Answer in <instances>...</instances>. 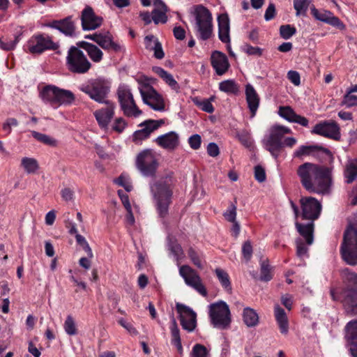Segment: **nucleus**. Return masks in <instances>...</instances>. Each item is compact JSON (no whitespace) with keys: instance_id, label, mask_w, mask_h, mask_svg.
Returning a JSON list of instances; mask_svg holds the SVG:
<instances>
[{"instance_id":"obj_1","label":"nucleus","mask_w":357,"mask_h":357,"mask_svg":"<svg viewBox=\"0 0 357 357\" xmlns=\"http://www.w3.org/2000/svg\"><path fill=\"white\" fill-rule=\"evenodd\" d=\"M331 169L311 162H305L297 169V174L303 188L310 192H328L331 178Z\"/></svg>"},{"instance_id":"obj_2","label":"nucleus","mask_w":357,"mask_h":357,"mask_svg":"<svg viewBox=\"0 0 357 357\" xmlns=\"http://www.w3.org/2000/svg\"><path fill=\"white\" fill-rule=\"evenodd\" d=\"M173 180L171 175L162 178L151 186V191L155 202L157 211L161 218L168 214L169 206L173 195Z\"/></svg>"},{"instance_id":"obj_3","label":"nucleus","mask_w":357,"mask_h":357,"mask_svg":"<svg viewBox=\"0 0 357 357\" xmlns=\"http://www.w3.org/2000/svg\"><path fill=\"white\" fill-rule=\"evenodd\" d=\"M110 82L102 77L89 79L79 87L81 91L87 94L91 99L98 103L109 101L108 95L110 92Z\"/></svg>"},{"instance_id":"obj_4","label":"nucleus","mask_w":357,"mask_h":357,"mask_svg":"<svg viewBox=\"0 0 357 357\" xmlns=\"http://www.w3.org/2000/svg\"><path fill=\"white\" fill-rule=\"evenodd\" d=\"M341 254L342 259L349 265L357 264V222L350 224L345 230Z\"/></svg>"},{"instance_id":"obj_5","label":"nucleus","mask_w":357,"mask_h":357,"mask_svg":"<svg viewBox=\"0 0 357 357\" xmlns=\"http://www.w3.org/2000/svg\"><path fill=\"white\" fill-rule=\"evenodd\" d=\"M40 96L44 102L55 108L62 105H70L75 99L72 91L60 89L54 85H47L43 87L40 93Z\"/></svg>"},{"instance_id":"obj_6","label":"nucleus","mask_w":357,"mask_h":357,"mask_svg":"<svg viewBox=\"0 0 357 357\" xmlns=\"http://www.w3.org/2000/svg\"><path fill=\"white\" fill-rule=\"evenodd\" d=\"M195 29L197 36L202 40H207L213 35V18L211 13L202 5L195 7Z\"/></svg>"},{"instance_id":"obj_7","label":"nucleus","mask_w":357,"mask_h":357,"mask_svg":"<svg viewBox=\"0 0 357 357\" xmlns=\"http://www.w3.org/2000/svg\"><path fill=\"white\" fill-rule=\"evenodd\" d=\"M79 48L78 46H71L69 48L66 56V67L73 73L85 74L92 68V64Z\"/></svg>"},{"instance_id":"obj_8","label":"nucleus","mask_w":357,"mask_h":357,"mask_svg":"<svg viewBox=\"0 0 357 357\" xmlns=\"http://www.w3.org/2000/svg\"><path fill=\"white\" fill-rule=\"evenodd\" d=\"M291 132V130L285 126L275 125L270 128L269 134L263 139L264 148L275 158L283 148V137Z\"/></svg>"},{"instance_id":"obj_9","label":"nucleus","mask_w":357,"mask_h":357,"mask_svg":"<svg viewBox=\"0 0 357 357\" xmlns=\"http://www.w3.org/2000/svg\"><path fill=\"white\" fill-rule=\"evenodd\" d=\"M209 317L214 327L226 329L231 324V314L228 305L224 301L211 303L209 306Z\"/></svg>"},{"instance_id":"obj_10","label":"nucleus","mask_w":357,"mask_h":357,"mask_svg":"<svg viewBox=\"0 0 357 357\" xmlns=\"http://www.w3.org/2000/svg\"><path fill=\"white\" fill-rule=\"evenodd\" d=\"M135 165L137 169L147 177H155L159 166L155 153L152 149L141 151L137 155Z\"/></svg>"},{"instance_id":"obj_11","label":"nucleus","mask_w":357,"mask_h":357,"mask_svg":"<svg viewBox=\"0 0 357 357\" xmlns=\"http://www.w3.org/2000/svg\"><path fill=\"white\" fill-rule=\"evenodd\" d=\"M118 100L123 114L128 117H138L142 111L137 106L130 90L121 86L117 90Z\"/></svg>"},{"instance_id":"obj_12","label":"nucleus","mask_w":357,"mask_h":357,"mask_svg":"<svg viewBox=\"0 0 357 357\" xmlns=\"http://www.w3.org/2000/svg\"><path fill=\"white\" fill-rule=\"evenodd\" d=\"M26 47L30 53L40 54L46 50H56L59 45L54 43L49 36L38 34L32 36L28 40Z\"/></svg>"},{"instance_id":"obj_13","label":"nucleus","mask_w":357,"mask_h":357,"mask_svg":"<svg viewBox=\"0 0 357 357\" xmlns=\"http://www.w3.org/2000/svg\"><path fill=\"white\" fill-rule=\"evenodd\" d=\"M85 38L94 41L105 50H112L115 53H123L125 52L124 46L115 42L113 36L109 31L96 32L86 35Z\"/></svg>"},{"instance_id":"obj_14","label":"nucleus","mask_w":357,"mask_h":357,"mask_svg":"<svg viewBox=\"0 0 357 357\" xmlns=\"http://www.w3.org/2000/svg\"><path fill=\"white\" fill-rule=\"evenodd\" d=\"M179 273L184 279L186 284L192 287L202 296H207V290L205 286L203 284L202 279L196 271L188 265H183L180 267Z\"/></svg>"},{"instance_id":"obj_15","label":"nucleus","mask_w":357,"mask_h":357,"mask_svg":"<svg viewBox=\"0 0 357 357\" xmlns=\"http://www.w3.org/2000/svg\"><path fill=\"white\" fill-rule=\"evenodd\" d=\"M299 202L302 210L301 217L303 220L314 222L319 217L322 206L317 199L312 197H303Z\"/></svg>"},{"instance_id":"obj_16","label":"nucleus","mask_w":357,"mask_h":357,"mask_svg":"<svg viewBox=\"0 0 357 357\" xmlns=\"http://www.w3.org/2000/svg\"><path fill=\"white\" fill-rule=\"evenodd\" d=\"M340 275L342 282L345 286L344 289H341L337 287V288L339 294L342 296H354L357 295V273L351 271L350 269L345 268L340 271Z\"/></svg>"},{"instance_id":"obj_17","label":"nucleus","mask_w":357,"mask_h":357,"mask_svg":"<svg viewBox=\"0 0 357 357\" xmlns=\"http://www.w3.org/2000/svg\"><path fill=\"white\" fill-rule=\"evenodd\" d=\"M176 308L179 314L182 328L188 332L193 331L197 326V314L195 312L182 303H177Z\"/></svg>"},{"instance_id":"obj_18","label":"nucleus","mask_w":357,"mask_h":357,"mask_svg":"<svg viewBox=\"0 0 357 357\" xmlns=\"http://www.w3.org/2000/svg\"><path fill=\"white\" fill-rule=\"evenodd\" d=\"M102 104L106 107L100 108L93 112L96 120L101 129L107 130L114 116L116 104L109 100Z\"/></svg>"},{"instance_id":"obj_19","label":"nucleus","mask_w":357,"mask_h":357,"mask_svg":"<svg viewBox=\"0 0 357 357\" xmlns=\"http://www.w3.org/2000/svg\"><path fill=\"white\" fill-rule=\"evenodd\" d=\"M312 133L335 140H339L340 138V128L334 121H324L316 124L312 130Z\"/></svg>"},{"instance_id":"obj_20","label":"nucleus","mask_w":357,"mask_h":357,"mask_svg":"<svg viewBox=\"0 0 357 357\" xmlns=\"http://www.w3.org/2000/svg\"><path fill=\"white\" fill-rule=\"evenodd\" d=\"M165 124L163 119L160 120H147L142 123L139 126L143 127L141 130L135 131L133 134V142L138 143L148 138L150 135L160 127Z\"/></svg>"},{"instance_id":"obj_21","label":"nucleus","mask_w":357,"mask_h":357,"mask_svg":"<svg viewBox=\"0 0 357 357\" xmlns=\"http://www.w3.org/2000/svg\"><path fill=\"white\" fill-rule=\"evenodd\" d=\"M337 288L331 287L330 294L332 300L334 301H341L348 314L354 315L357 314V295L354 296H344L343 298L339 294Z\"/></svg>"},{"instance_id":"obj_22","label":"nucleus","mask_w":357,"mask_h":357,"mask_svg":"<svg viewBox=\"0 0 357 357\" xmlns=\"http://www.w3.org/2000/svg\"><path fill=\"white\" fill-rule=\"evenodd\" d=\"M81 21L84 30H94L101 26L102 18L97 16L92 8L87 6L82 12Z\"/></svg>"},{"instance_id":"obj_23","label":"nucleus","mask_w":357,"mask_h":357,"mask_svg":"<svg viewBox=\"0 0 357 357\" xmlns=\"http://www.w3.org/2000/svg\"><path fill=\"white\" fill-rule=\"evenodd\" d=\"M345 340L352 357H357V320L348 322L345 326Z\"/></svg>"},{"instance_id":"obj_24","label":"nucleus","mask_w":357,"mask_h":357,"mask_svg":"<svg viewBox=\"0 0 357 357\" xmlns=\"http://www.w3.org/2000/svg\"><path fill=\"white\" fill-rule=\"evenodd\" d=\"M47 26L59 30L66 36L73 37L75 36V22L71 16L65 17L60 20H54Z\"/></svg>"},{"instance_id":"obj_25","label":"nucleus","mask_w":357,"mask_h":357,"mask_svg":"<svg viewBox=\"0 0 357 357\" xmlns=\"http://www.w3.org/2000/svg\"><path fill=\"white\" fill-rule=\"evenodd\" d=\"M144 102L152 109L157 111L165 109V102L162 97L158 92L151 88L147 91H141Z\"/></svg>"},{"instance_id":"obj_26","label":"nucleus","mask_w":357,"mask_h":357,"mask_svg":"<svg viewBox=\"0 0 357 357\" xmlns=\"http://www.w3.org/2000/svg\"><path fill=\"white\" fill-rule=\"evenodd\" d=\"M154 142L161 148L167 151H174L179 145V136L174 131L158 136Z\"/></svg>"},{"instance_id":"obj_27","label":"nucleus","mask_w":357,"mask_h":357,"mask_svg":"<svg viewBox=\"0 0 357 357\" xmlns=\"http://www.w3.org/2000/svg\"><path fill=\"white\" fill-rule=\"evenodd\" d=\"M211 62L218 75H224L229 68L227 56L220 51H214L211 56Z\"/></svg>"},{"instance_id":"obj_28","label":"nucleus","mask_w":357,"mask_h":357,"mask_svg":"<svg viewBox=\"0 0 357 357\" xmlns=\"http://www.w3.org/2000/svg\"><path fill=\"white\" fill-rule=\"evenodd\" d=\"M278 114L291 123H296L304 127L308 126L309 121L307 118L297 114L290 106H280Z\"/></svg>"},{"instance_id":"obj_29","label":"nucleus","mask_w":357,"mask_h":357,"mask_svg":"<svg viewBox=\"0 0 357 357\" xmlns=\"http://www.w3.org/2000/svg\"><path fill=\"white\" fill-rule=\"evenodd\" d=\"M312 15L318 20L326 22L331 26L343 29L344 25L340 20L335 17L331 11L319 10L313 8L311 9Z\"/></svg>"},{"instance_id":"obj_30","label":"nucleus","mask_w":357,"mask_h":357,"mask_svg":"<svg viewBox=\"0 0 357 357\" xmlns=\"http://www.w3.org/2000/svg\"><path fill=\"white\" fill-rule=\"evenodd\" d=\"M245 99L251 113V117L253 118L256 115L259 106L260 98L256 90L250 84L245 86Z\"/></svg>"},{"instance_id":"obj_31","label":"nucleus","mask_w":357,"mask_h":357,"mask_svg":"<svg viewBox=\"0 0 357 357\" xmlns=\"http://www.w3.org/2000/svg\"><path fill=\"white\" fill-rule=\"evenodd\" d=\"M218 22L219 39L224 43H230V26L228 15L226 13L220 15Z\"/></svg>"},{"instance_id":"obj_32","label":"nucleus","mask_w":357,"mask_h":357,"mask_svg":"<svg viewBox=\"0 0 357 357\" xmlns=\"http://www.w3.org/2000/svg\"><path fill=\"white\" fill-rule=\"evenodd\" d=\"M153 5L154 6V9L152 11V20L156 24L166 23L167 21V6L161 0H153Z\"/></svg>"},{"instance_id":"obj_33","label":"nucleus","mask_w":357,"mask_h":357,"mask_svg":"<svg viewBox=\"0 0 357 357\" xmlns=\"http://www.w3.org/2000/svg\"><path fill=\"white\" fill-rule=\"evenodd\" d=\"M316 151L317 152V155H318L319 153H321L324 154L330 160L333 159V155L331 151L326 148H324L319 145L301 146L294 153V155L296 157H301L302 155H309Z\"/></svg>"},{"instance_id":"obj_34","label":"nucleus","mask_w":357,"mask_h":357,"mask_svg":"<svg viewBox=\"0 0 357 357\" xmlns=\"http://www.w3.org/2000/svg\"><path fill=\"white\" fill-rule=\"evenodd\" d=\"M77 45L86 51L87 55L93 62L100 63L102 60L103 52L96 45L86 41H80L77 43Z\"/></svg>"},{"instance_id":"obj_35","label":"nucleus","mask_w":357,"mask_h":357,"mask_svg":"<svg viewBox=\"0 0 357 357\" xmlns=\"http://www.w3.org/2000/svg\"><path fill=\"white\" fill-rule=\"evenodd\" d=\"M274 315L280 333L285 335H287L289 332V321L284 310L278 305H275L274 307Z\"/></svg>"},{"instance_id":"obj_36","label":"nucleus","mask_w":357,"mask_h":357,"mask_svg":"<svg viewBox=\"0 0 357 357\" xmlns=\"http://www.w3.org/2000/svg\"><path fill=\"white\" fill-rule=\"evenodd\" d=\"M295 226L300 235L305 239L307 244L311 245L313 242V221H311V222L307 224H301L298 221H296Z\"/></svg>"},{"instance_id":"obj_37","label":"nucleus","mask_w":357,"mask_h":357,"mask_svg":"<svg viewBox=\"0 0 357 357\" xmlns=\"http://www.w3.org/2000/svg\"><path fill=\"white\" fill-rule=\"evenodd\" d=\"M243 320L248 327H255L259 324V318L254 309L247 307L243 311Z\"/></svg>"},{"instance_id":"obj_38","label":"nucleus","mask_w":357,"mask_h":357,"mask_svg":"<svg viewBox=\"0 0 357 357\" xmlns=\"http://www.w3.org/2000/svg\"><path fill=\"white\" fill-rule=\"evenodd\" d=\"M344 175L346 183L349 184L357 178V158L350 160L345 165Z\"/></svg>"},{"instance_id":"obj_39","label":"nucleus","mask_w":357,"mask_h":357,"mask_svg":"<svg viewBox=\"0 0 357 357\" xmlns=\"http://www.w3.org/2000/svg\"><path fill=\"white\" fill-rule=\"evenodd\" d=\"M172 343L176 346L179 354L183 352V347L181 344V340L180 337V331L178 327L176 321L173 319L170 326Z\"/></svg>"},{"instance_id":"obj_40","label":"nucleus","mask_w":357,"mask_h":357,"mask_svg":"<svg viewBox=\"0 0 357 357\" xmlns=\"http://www.w3.org/2000/svg\"><path fill=\"white\" fill-rule=\"evenodd\" d=\"M219 89L228 94L237 95L239 93V86L233 79H227L219 84Z\"/></svg>"},{"instance_id":"obj_41","label":"nucleus","mask_w":357,"mask_h":357,"mask_svg":"<svg viewBox=\"0 0 357 357\" xmlns=\"http://www.w3.org/2000/svg\"><path fill=\"white\" fill-rule=\"evenodd\" d=\"M153 70L162 79H163V80L172 89L178 88L177 82L174 79L173 76L170 73L165 70L163 68L161 67L155 66L153 68Z\"/></svg>"},{"instance_id":"obj_42","label":"nucleus","mask_w":357,"mask_h":357,"mask_svg":"<svg viewBox=\"0 0 357 357\" xmlns=\"http://www.w3.org/2000/svg\"><path fill=\"white\" fill-rule=\"evenodd\" d=\"M21 165L27 174H35L39 169L38 161L33 158H23L21 160Z\"/></svg>"},{"instance_id":"obj_43","label":"nucleus","mask_w":357,"mask_h":357,"mask_svg":"<svg viewBox=\"0 0 357 357\" xmlns=\"http://www.w3.org/2000/svg\"><path fill=\"white\" fill-rule=\"evenodd\" d=\"M217 278L221 283L222 287L229 293H231V285L228 273L221 268L215 270Z\"/></svg>"},{"instance_id":"obj_44","label":"nucleus","mask_w":357,"mask_h":357,"mask_svg":"<svg viewBox=\"0 0 357 357\" xmlns=\"http://www.w3.org/2000/svg\"><path fill=\"white\" fill-rule=\"evenodd\" d=\"M212 100H213V97H211L210 99L203 100H201L198 97H195L194 98H192V102L202 111L211 114L214 112V107L211 103Z\"/></svg>"},{"instance_id":"obj_45","label":"nucleus","mask_w":357,"mask_h":357,"mask_svg":"<svg viewBox=\"0 0 357 357\" xmlns=\"http://www.w3.org/2000/svg\"><path fill=\"white\" fill-rule=\"evenodd\" d=\"M63 328L68 335L73 336L77 334L76 324L72 315L69 314L67 316L63 324Z\"/></svg>"},{"instance_id":"obj_46","label":"nucleus","mask_w":357,"mask_h":357,"mask_svg":"<svg viewBox=\"0 0 357 357\" xmlns=\"http://www.w3.org/2000/svg\"><path fill=\"white\" fill-rule=\"evenodd\" d=\"M273 278L271 268L268 264V261L264 260L261 262L260 269V280L268 282Z\"/></svg>"},{"instance_id":"obj_47","label":"nucleus","mask_w":357,"mask_h":357,"mask_svg":"<svg viewBox=\"0 0 357 357\" xmlns=\"http://www.w3.org/2000/svg\"><path fill=\"white\" fill-rule=\"evenodd\" d=\"M32 136L39 141L40 142H42L46 145H49L51 146H56V140L53 139L52 137H50L49 135H47L45 134L40 133L36 131H32L31 132Z\"/></svg>"},{"instance_id":"obj_48","label":"nucleus","mask_w":357,"mask_h":357,"mask_svg":"<svg viewBox=\"0 0 357 357\" xmlns=\"http://www.w3.org/2000/svg\"><path fill=\"white\" fill-rule=\"evenodd\" d=\"M309 4L308 0H294V7L296 11V15H305Z\"/></svg>"},{"instance_id":"obj_49","label":"nucleus","mask_w":357,"mask_h":357,"mask_svg":"<svg viewBox=\"0 0 357 357\" xmlns=\"http://www.w3.org/2000/svg\"><path fill=\"white\" fill-rule=\"evenodd\" d=\"M296 32V28L289 24L282 25L280 27V36L284 40L289 39Z\"/></svg>"},{"instance_id":"obj_50","label":"nucleus","mask_w":357,"mask_h":357,"mask_svg":"<svg viewBox=\"0 0 357 357\" xmlns=\"http://www.w3.org/2000/svg\"><path fill=\"white\" fill-rule=\"evenodd\" d=\"M341 105L346 107H351L357 105V96L354 95L347 91L341 102Z\"/></svg>"},{"instance_id":"obj_51","label":"nucleus","mask_w":357,"mask_h":357,"mask_svg":"<svg viewBox=\"0 0 357 357\" xmlns=\"http://www.w3.org/2000/svg\"><path fill=\"white\" fill-rule=\"evenodd\" d=\"M208 351H207L205 346L196 344L192 350L191 356L192 357H208Z\"/></svg>"},{"instance_id":"obj_52","label":"nucleus","mask_w":357,"mask_h":357,"mask_svg":"<svg viewBox=\"0 0 357 357\" xmlns=\"http://www.w3.org/2000/svg\"><path fill=\"white\" fill-rule=\"evenodd\" d=\"M127 126L128 123L123 118L118 117L114 119L112 125V130L117 133H121L127 127Z\"/></svg>"},{"instance_id":"obj_53","label":"nucleus","mask_w":357,"mask_h":357,"mask_svg":"<svg viewBox=\"0 0 357 357\" xmlns=\"http://www.w3.org/2000/svg\"><path fill=\"white\" fill-rule=\"evenodd\" d=\"M236 204L231 203L227 210L223 213L225 220L229 222L236 221Z\"/></svg>"},{"instance_id":"obj_54","label":"nucleus","mask_w":357,"mask_h":357,"mask_svg":"<svg viewBox=\"0 0 357 357\" xmlns=\"http://www.w3.org/2000/svg\"><path fill=\"white\" fill-rule=\"evenodd\" d=\"M20 35L15 36L14 40H9L6 42L0 39V47L6 51L13 50L20 40Z\"/></svg>"},{"instance_id":"obj_55","label":"nucleus","mask_w":357,"mask_h":357,"mask_svg":"<svg viewBox=\"0 0 357 357\" xmlns=\"http://www.w3.org/2000/svg\"><path fill=\"white\" fill-rule=\"evenodd\" d=\"M116 183L118 184L120 186H122L124 188V189L127 191V192H130L132 190V185L130 183V181L129 179V178H128L127 176H126L125 175L123 174H121L116 180Z\"/></svg>"},{"instance_id":"obj_56","label":"nucleus","mask_w":357,"mask_h":357,"mask_svg":"<svg viewBox=\"0 0 357 357\" xmlns=\"http://www.w3.org/2000/svg\"><path fill=\"white\" fill-rule=\"evenodd\" d=\"M188 255L195 266L199 268H202L203 266L202 264L201 259L194 248H190L188 250Z\"/></svg>"},{"instance_id":"obj_57","label":"nucleus","mask_w":357,"mask_h":357,"mask_svg":"<svg viewBox=\"0 0 357 357\" xmlns=\"http://www.w3.org/2000/svg\"><path fill=\"white\" fill-rule=\"evenodd\" d=\"M243 50L248 55L261 56L262 54V50L260 47H252L248 44L244 45Z\"/></svg>"},{"instance_id":"obj_58","label":"nucleus","mask_w":357,"mask_h":357,"mask_svg":"<svg viewBox=\"0 0 357 357\" xmlns=\"http://www.w3.org/2000/svg\"><path fill=\"white\" fill-rule=\"evenodd\" d=\"M188 143L190 146L194 149L197 150L199 149L202 143L201 136L198 134H195L190 137L188 139Z\"/></svg>"},{"instance_id":"obj_59","label":"nucleus","mask_w":357,"mask_h":357,"mask_svg":"<svg viewBox=\"0 0 357 357\" xmlns=\"http://www.w3.org/2000/svg\"><path fill=\"white\" fill-rule=\"evenodd\" d=\"M307 248L301 239L296 240V255L299 257H303L307 253Z\"/></svg>"},{"instance_id":"obj_60","label":"nucleus","mask_w":357,"mask_h":357,"mask_svg":"<svg viewBox=\"0 0 357 357\" xmlns=\"http://www.w3.org/2000/svg\"><path fill=\"white\" fill-rule=\"evenodd\" d=\"M255 178L260 183L266 180V172L261 165H257L255 167Z\"/></svg>"},{"instance_id":"obj_61","label":"nucleus","mask_w":357,"mask_h":357,"mask_svg":"<svg viewBox=\"0 0 357 357\" xmlns=\"http://www.w3.org/2000/svg\"><path fill=\"white\" fill-rule=\"evenodd\" d=\"M276 15V9L274 3H271L266 8L264 14V19L266 21L273 20Z\"/></svg>"},{"instance_id":"obj_62","label":"nucleus","mask_w":357,"mask_h":357,"mask_svg":"<svg viewBox=\"0 0 357 357\" xmlns=\"http://www.w3.org/2000/svg\"><path fill=\"white\" fill-rule=\"evenodd\" d=\"M242 252L244 258L248 261L250 259L252 254V247L250 241H245L242 248Z\"/></svg>"},{"instance_id":"obj_63","label":"nucleus","mask_w":357,"mask_h":357,"mask_svg":"<svg viewBox=\"0 0 357 357\" xmlns=\"http://www.w3.org/2000/svg\"><path fill=\"white\" fill-rule=\"evenodd\" d=\"M287 78L295 86H299L301 84V77L297 71L289 70L287 73Z\"/></svg>"},{"instance_id":"obj_64","label":"nucleus","mask_w":357,"mask_h":357,"mask_svg":"<svg viewBox=\"0 0 357 357\" xmlns=\"http://www.w3.org/2000/svg\"><path fill=\"white\" fill-rule=\"evenodd\" d=\"M154 52V57L157 59H162L165 56V53L163 52L162 45L158 41L156 42L155 44H154L153 48L151 50Z\"/></svg>"}]
</instances>
